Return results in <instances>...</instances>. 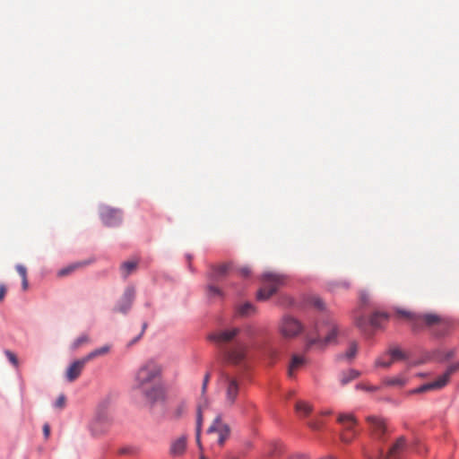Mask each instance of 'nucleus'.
<instances>
[{"instance_id":"2","label":"nucleus","mask_w":459,"mask_h":459,"mask_svg":"<svg viewBox=\"0 0 459 459\" xmlns=\"http://www.w3.org/2000/svg\"><path fill=\"white\" fill-rule=\"evenodd\" d=\"M238 327L220 330L209 335V340L214 342L221 351L224 359L232 364L242 362L247 355V344L235 338L239 334Z\"/></svg>"},{"instance_id":"32","label":"nucleus","mask_w":459,"mask_h":459,"mask_svg":"<svg viewBox=\"0 0 459 459\" xmlns=\"http://www.w3.org/2000/svg\"><path fill=\"white\" fill-rule=\"evenodd\" d=\"M214 281H211L206 288V293L209 298L222 297V291L220 288L213 284Z\"/></svg>"},{"instance_id":"34","label":"nucleus","mask_w":459,"mask_h":459,"mask_svg":"<svg viewBox=\"0 0 459 459\" xmlns=\"http://www.w3.org/2000/svg\"><path fill=\"white\" fill-rule=\"evenodd\" d=\"M4 354H5L6 358L8 359V360H9V361H10V362H11V363L15 367V368H17V367H18V365H19V361H18V359H17L16 355H15L13 352H12L11 351H9V350H6V351H4Z\"/></svg>"},{"instance_id":"38","label":"nucleus","mask_w":459,"mask_h":459,"mask_svg":"<svg viewBox=\"0 0 459 459\" xmlns=\"http://www.w3.org/2000/svg\"><path fill=\"white\" fill-rule=\"evenodd\" d=\"M238 272L243 278H248L251 274V270L248 266L240 267L238 269Z\"/></svg>"},{"instance_id":"27","label":"nucleus","mask_w":459,"mask_h":459,"mask_svg":"<svg viewBox=\"0 0 459 459\" xmlns=\"http://www.w3.org/2000/svg\"><path fill=\"white\" fill-rule=\"evenodd\" d=\"M202 422H203L202 408L199 407L198 412H197V420H196V443L198 445V447H199L201 453H203V446L201 444V439H200Z\"/></svg>"},{"instance_id":"49","label":"nucleus","mask_w":459,"mask_h":459,"mask_svg":"<svg viewBox=\"0 0 459 459\" xmlns=\"http://www.w3.org/2000/svg\"><path fill=\"white\" fill-rule=\"evenodd\" d=\"M454 354H455L454 351H449V352L446 354V359H449V358L453 357V356H454Z\"/></svg>"},{"instance_id":"41","label":"nucleus","mask_w":459,"mask_h":459,"mask_svg":"<svg viewBox=\"0 0 459 459\" xmlns=\"http://www.w3.org/2000/svg\"><path fill=\"white\" fill-rule=\"evenodd\" d=\"M313 304L315 307H316L319 309L324 308V302L319 298H314Z\"/></svg>"},{"instance_id":"25","label":"nucleus","mask_w":459,"mask_h":459,"mask_svg":"<svg viewBox=\"0 0 459 459\" xmlns=\"http://www.w3.org/2000/svg\"><path fill=\"white\" fill-rule=\"evenodd\" d=\"M360 373L358 370L355 369H349L346 372H342L340 377V381L342 385H345L351 381L356 379L359 377Z\"/></svg>"},{"instance_id":"11","label":"nucleus","mask_w":459,"mask_h":459,"mask_svg":"<svg viewBox=\"0 0 459 459\" xmlns=\"http://www.w3.org/2000/svg\"><path fill=\"white\" fill-rule=\"evenodd\" d=\"M388 320V315L384 312H375L368 320L364 316H359L355 320V325L361 330H366L369 324L374 328L381 327Z\"/></svg>"},{"instance_id":"22","label":"nucleus","mask_w":459,"mask_h":459,"mask_svg":"<svg viewBox=\"0 0 459 459\" xmlns=\"http://www.w3.org/2000/svg\"><path fill=\"white\" fill-rule=\"evenodd\" d=\"M295 411L299 417H307L313 411V406L311 403L300 400L296 403Z\"/></svg>"},{"instance_id":"46","label":"nucleus","mask_w":459,"mask_h":459,"mask_svg":"<svg viewBox=\"0 0 459 459\" xmlns=\"http://www.w3.org/2000/svg\"><path fill=\"white\" fill-rule=\"evenodd\" d=\"M147 325H148L147 323H143V324L142 332H141V333L139 334V336L137 337L136 340H138V339H140L142 337V335L143 334L145 329L147 328Z\"/></svg>"},{"instance_id":"6","label":"nucleus","mask_w":459,"mask_h":459,"mask_svg":"<svg viewBox=\"0 0 459 459\" xmlns=\"http://www.w3.org/2000/svg\"><path fill=\"white\" fill-rule=\"evenodd\" d=\"M459 369V363H455L450 365L446 372L439 376L435 381L424 384L413 390H411V394H422L434 390H440L445 387L450 380L451 376Z\"/></svg>"},{"instance_id":"43","label":"nucleus","mask_w":459,"mask_h":459,"mask_svg":"<svg viewBox=\"0 0 459 459\" xmlns=\"http://www.w3.org/2000/svg\"><path fill=\"white\" fill-rule=\"evenodd\" d=\"M43 432H44L45 437L48 438L50 434V427L48 424H45L43 426Z\"/></svg>"},{"instance_id":"36","label":"nucleus","mask_w":459,"mask_h":459,"mask_svg":"<svg viewBox=\"0 0 459 459\" xmlns=\"http://www.w3.org/2000/svg\"><path fill=\"white\" fill-rule=\"evenodd\" d=\"M66 398L64 394H60L55 403V407L57 409H63L65 405Z\"/></svg>"},{"instance_id":"14","label":"nucleus","mask_w":459,"mask_h":459,"mask_svg":"<svg viewBox=\"0 0 459 459\" xmlns=\"http://www.w3.org/2000/svg\"><path fill=\"white\" fill-rule=\"evenodd\" d=\"M367 421L370 425L371 434L376 440L382 441L386 432L385 420L377 416H368Z\"/></svg>"},{"instance_id":"23","label":"nucleus","mask_w":459,"mask_h":459,"mask_svg":"<svg viewBox=\"0 0 459 459\" xmlns=\"http://www.w3.org/2000/svg\"><path fill=\"white\" fill-rule=\"evenodd\" d=\"M386 352L393 363L407 359L406 353L398 347H390Z\"/></svg>"},{"instance_id":"21","label":"nucleus","mask_w":459,"mask_h":459,"mask_svg":"<svg viewBox=\"0 0 459 459\" xmlns=\"http://www.w3.org/2000/svg\"><path fill=\"white\" fill-rule=\"evenodd\" d=\"M363 455L366 459H381L383 456V448L378 445L364 447Z\"/></svg>"},{"instance_id":"48","label":"nucleus","mask_w":459,"mask_h":459,"mask_svg":"<svg viewBox=\"0 0 459 459\" xmlns=\"http://www.w3.org/2000/svg\"><path fill=\"white\" fill-rule=\"evenodd\" d=\"M185 409V406L184 405H180L179 409L178 410V414L177 416L179 417L180 414H181V411Z\"/></svg>"},{"instance_id":"44","label":"nucleus","mask_w":459,"mask_h":459,"mask_svg":"<svg viewBox=\"0 0 459 459\" xmlns=\"http://www.w3.org/2000/svg\"><path fill=\"white\" fill-rule=\"evenodd\" d=\"M22 287L23 290H27V289L29 287L28 278L22 279Z\"/></svg>"},{"instance_id":"1","label":"nucleus","mask_w":459,"mask_h":459,"mask_svg":"<svg viewBox=\"0 0 459 459\" xmlns=\"http://www.w3.org/2000/svg\"><path fill=\"white\" fill-rule=\"evenodd\" d=\"M162 364L154 359H149L143 362L135 372L134 389L139 391L152 404L165 399L166 392L162 383Z\"/></svg>"},{"instance_id":"16","label":"nucleus","mask_w":459,"mask_h":459,"mask_svg":"<svg viewBox=\"0 0 459 459\" xmlns=\"http://www.w3.org/2000/svg\"><path fill=\"white\" fill-rule=\"evenodd\" d=\"M231 264H223L216 266H212L208 273V278L211 281H220L222 280L231 269Z\"/></svg>"},{"instance_id":"28","label":"nucleus","mask_w":459,"mask_h":459,"mask_svg":"<svg viewBox=\"0 0 459 459\" xmlns=\"http://www.w3.org/2000/svg\"><path fill=\"white\" fill-rule=\"evenodd\" d=\"M108 350H109V348L108 346H104V347L96 349V350L92 351L91 352H90L89 354H87L85 357H83L84 361L89 362L90 360H91L99 356L105 355L106 353H108Z\"/></svg>"},{"instance_id":"53","label":"nucleus","mask_w":459,"mask_h":459,"mask_svg":"<svg viewBox=\"0 0 459 459\" xmlns=\"http://www.w3.org/2000/svg\"><path fill=\"white\" fill-rule=\"evenodd\" d=\"M323 413L326 415V414H330V411H325Z\"/></svg>"},{"instance_id":"39","label":"nucleus","mask_w":459,"mask_h":459,"mask_svg":"<svg viewBox=\"0 0 459 459\" xmlns=\"http://www.w3.org/2000/svg\"><path fill=\"white\" fill-rule=\"evenodd\" d=\"M16 271L20 274L22 279L27 278V269H26V267L24 265L17 264L16 265Z\"/></svg>"},{"instance_id":"24","label":"nucleus","mask_w":459,"mask_h":459,"mask_svg":"<svg viewBox=\"0 0 459 459\" xmlns=\"http://www.w3.org/2000/svg\"><path fill=\"white\" fill-rule=\"evenodd\" d=\"M256 308L252 303L246 302L238 307V314L241 316H250L255 315Z\"/></svg>"},{"instance_id":"33","label":"nucleus","mask_w":459,"mask_h":459,"mask_svg":"<svg viewBox=\"0 0 459 459\" xmlns=\"http://www.w3.org/2000/svg\"><path fill=\"white\" fill-rule=\"evenodd\" d=\"M357 351H358V345H357V343L356 342H351L350 344L349 349L347 350V351L343 355V357H345L347 359L351 360V359L355 358V356L357 354Z\"/></svg>"},{"instance_id":"26","label":"nucleus","mask_w":459,"mask_h":459,"mask_svg":"<svg viewBox=\"0 0 459 459\" xmlns=\"http://www.w3.org/2000/svg\"><path fill=\"white\" fill-rule=\"evenodd\" d=\"M137 268V262L127 261L121 264L120 271L124 278L128 277Z\"/></svg>"},{"instance_id":"3","label":"nucleus","mask_w":459,"mask_h":459,"mask_svg":"<svg viewBox=\"0 0 459 459\" xmlns=\"http://www.w3.org/2000/svg\"><path fill=\"white\" fill-rule=\"evenodd\" d=\"M396 315L409 322L413 331H420L424 327L437 325L443 331L450 327V323L435 313H415L405 309H397Z\"/></svg>"},{"instance_id":"8","label":"nucleus","mask_w":459,"mask_h":459,"mask_svg":"<svg viewBox=\"0 0 459 459\" xmlns=\"http://www.w3.org/2000/svg\"><path fill=\"white\" fill-rule=\"evenodd\" d=\"M303 330V327L299 320L290 316H285L281 319V323L280 325L281 333L286 338H293L300 333Z\"/></svg>"},{"instance_id":"20","label":"nucleus","mask_w":459,"mask_h":459,"mask_svg":"<svg viewBox=\"0 0 459 459\" xmlns=\"http://www.w3.org/2000/svg\"><path fill=\"white\" fill-rule=\"evenodd\" d=\"M305 363L306 359L303 356L293 355L288 370L289 377H293L295 371L299 369Z\"/></svg>"},{"instance_id":"5","label":"nucleus","mask_w":459,"mask_h":459,"mask_svg":"<svg viewBox=\"0 0 459 459\" xmlns=\"http://www.w3.org/2000/svg\"><path fill=\"white\" fill-rule=\"evenodd\" d=\"M287 278L283 274L267 272L262 276L263 286L256 294L258 300L264 301L270 299L280 287L286 283Z\"/></svg>"},{"instance_id":"52","label":"nucleus","mask_w":459,"mask_h":459,"mask_svg":"<svg viewBox=\"0 0 459 459\" xmlns=\"http://www.w3.org/2000/svg\"><path fill=\"white\" fill-rule=\"evenodd\" d=\"M360 299H361L362 300H364V295H363V294H361Z\"/></svg>"},{"instance_id":"15","label":"nucleus","mask_w":459,"mask_h":459,"mask_svg":"<svg viewBox=\"0 0 459 459\" xmlns=\"http://www.w3.org/2000/svg\"><path fill=\"white\" fill-rule=\"evenodd\" d=\"M216 432L219 435L218 443L222 446L230 435V428L223 423L221 417L217 416L208 429V433Z\"/></svg>"},{"instance_id":"35","label":"nucleus","mask_w":459,"mask_h":459,"mask_svg":"<svg viewBox=\"0 0 459 459\" xmlns=\"http://www.w3.org/2000/svg\"><path fill=\"white\" fill-rule=\"evenodd\" d=\"M89 340L87 335H82L78 337L73 343V349L76 350Z\"/></svg>"},{"instance_id":"47","label":"nucleus","mask_w":459,"mask_h":459,"mask_svg":"<svg viewBox=\"0 0 459 459\" xmlns=\"http://www.w3.org/2000/svg\"><path fill=\"white\" fill-rule=\"evenodd\" d=\"M338 286L343 287V288H349L350 283L348 281H342L338 284Z\"/></svg>"},{"instance_id":"51","label":"nucleus","mask_w":459,"mask_h":459,"mask_svg":"<svg viewBox=\"0 0 459 459\" xmlns=\"http://www.w3.org/2000/svg\"><path fill=\"white\" fill-rule=\"evenodd\" d=\"M311 428L316 429L317 427L316 425H311Z\"/></svg>"},{"instance_id":"42","label":"nucleus","mask_w":459,"mask_h":459,"mask_svg":"<svg viewBox=\"0 0 459 459\" xmlns=\"http://www.w3.org/2000/svg\"><path fill=\"white\" fill-rule=\"evenodd\" d=\"M6 293V288L4 284H0V302L4 299Z\"/></svg>"},{"instance_id":"30","label":"nucleus","mask_w":459,"mask_h":459,"mask_svg":"<svg viewBox=\"0 0 459 459\" xmlns=\"http://www.w3.org/2000/svg\"><path fill=\"white\" fill-rule=\"evenodd\" d=\"M393 364L389 355L387 352L382 354L380 357H378L375 362V365L377 367H383V368H389Z\"/></svg>"},{"instance_id":"13","label":"nucleus","mask_w":459,"mask_h":459,"mask_svg":"<svg viewBox=\"0 0 459 459\" xmlns=\"http://www.w3.org/2000/svg\"><path fill=\"white\" fill-rule=\"evenodd\" d=\"M225 403L228 406H232L239 394V383L236 378L229 376L225 377Z\"/></svg>"},{"instance_id":"40","label":"nucleus","mask_w":459,"mask_h":459,"mask_svg":"<svg viewBox=\"0 0 459 459\" xmlns=\"http://www.w3.org/2000/svg\"><path fill=\"white\" fill-rule=\"evenodd\" d=\"M210 378H211V374L210 373H206L204 377V381H203V385H202V394H204L205 392H206L207 385H208V383L210 381Z\"/></svg>"},{"instance_id":"31","label":"nucleus","mask_w":459,"mask_h":459,"mask_svg":"<svg viewBox=\"0 0 459 459\" xmlns=\"http://www.w3.org/2000/svg\"><path fill=\"white\" fill-rule=\"evenodd\" d=\"M85 264H86V263H74L73 264H70V265L61 269L58 272V275L59 276H66V275L70 274L71 273L74 272L76 269L82 267Z\"/></svg>"},{"instance_id":"9","label":"nucleus","mask_w":459,"mask_h":459,"mask_svg":"<svg viewBox=\"0 0 459 459\" xmlns=\"http://www.w3.org/2000/svg\"><path fill=\"white\" fill-rule=\"evenodd\" d=\"M112 421L113 419L108 412H99L91 424L92 435L99 437L106 433L112 424Z\"/></svg>"},{"instance_id":"18","label":"nucleus","mask_w":459,"mask_h":459,"mask_svg":"<svg viewBox=\"0 0 459 459\" xmlns=\"http://www.w3.org/2000/svg\"><path fill=\"white\" fill-rule=\"evenodd\" d=\"M186 448V437L182 436L172 441L169 448V454L174 456H181Z\"/></svg>"},{"instance_id":"37","label":"nucleus","mask_w":459,"mask_h":459,"mask_svg":"<svg viewBox=\"0 0 459 459\" xmlns=\"http://www.w3.org/2000/svg\"><path fill=\"white\" fill-rule=\"evenodd\" d=\"M356 388L357 389H360V390H364V391H368V392H374V391H377L378 389V387H377V386L368 385H365V384H358L356 385Z\"/></svg>"},{"instance_id":"17","label":"nucleus","mask_w":459,"mask_h":459,"mask_svg":"<svg viewBox=\"0 0 459 459\" xmlns=\"http://www.w3.org/2000/svg\"><path fill=\"white\" fill-rule=\"evenodd\" d=\"M86 361L82 358L74 361L66 370L65 377L67 381L74 382L75 379L79 377L81 375L84 366L86 365Z\"/></svg>"},{"instance_id":"29","label":"nucleus","mask_w":459,"mask_h":459,"mask_svg":"<svg viewBox=\"0 0 459 459\" xmlns=\"http://www.w3.org/2000/svg\"><path fill=\"white\" fill-rule=\"evenodd\" d=\"M406 382V379L401 376L385 378L384 380V384L389 386H403Z\"/></svg>"},{"instance_id":"50","label":"nucleus","mask_w":459,"mask_h":459,"mask_svg":"<svg viewBox=\"0 0 459 459\" xmlns=\"http://www.w3.org/2000/svg\"><path fill=\"white\" fill-rule=\"evenodd\" d=\"M200 459H206L205 456L203 455V453H201V455H200Z\"/></svg>"},{"instance_id":"45","label":"nucleus","mask_w":459,"mask_h":459,"mask_svg":"<svg viewBox=\"0 0 459 459\" xmlns=\"http://www.w3.org/2000/svg\"><path fill=\"white\" fill-rule=\"evenodd\" d=\"M290 459H308V457L305 455H296L291 456Z\"/></svg>"},{"instance_id":"4","label":"nucleus","mask_w":459,"mask_h":459,"mask_svg":"<svg viewBox=\"0 0 459 459\" xmlns=\"http://www.w3.org/2000/svg\"><path fill=\"white\" fill-rule=\"evenodd\" d=\"M316 337H308L307 348L319 345L324 348L337 343V336L341 332L338 324L333 319H327L316 326Z\"/></svg>"},{"instance_id":"7","label":"nucleus","mask_w":459,"mask_h":459,"mask_svg":"<svg viewBox=\"0 0 459 459\" xmlns=\"http://www.w3.org/2000/svg\"><path fill=\"white\" fill-rule=\"evenodd\" d=\"M337 421L342 424L343 428L340 435L341 440L346 444L351 443L357 435L355 430V427L358 423L356 418L351 413H341L337 418Z\"/></svg>"},{"instance_id":"19","label":"nucleus","mask_w":459,"mask_h":459,"mask_svg":"<svg viewBox=\"0 0 459 459\" xmlns=\"http://www.w3.org/2000/svg\"><path fill=\"white\" fill-rule=\"evenodd\" d=\"M406 448V439L404 437L397 438L395 443L390 447L385 458H398L402 452Z\"/></svg>"},{"instance_id":"12","label":"nucleus","mask_w":459,"mask_h":459,"mask_svg":"<svg viewBox=\"0 0 459 459\" xmlns=\"http://www.w3.org/2000/svg\"><path fill=\"white\" fill-rule=\"evenodd\" d=\"M100 215L103 223L108 227H114L120 223L122 216L121 212L108 206H101Z\"/></svg>"},{"instance_id":"10","label":"nucleus","mask_w":459,"mask_h":459,"mask_svg":"<svg viewBox=\"0 0 459 459\" xmlns=\"http://www.w3.org/2000/svg\"><path fill=\"white\" fill-rule=\"evenodd\" d=\"M136 290L134 286H127L117 306L114 307V311L127 314L131 309L134 300L135 299Z\"/></svg>"}]
</instances>
